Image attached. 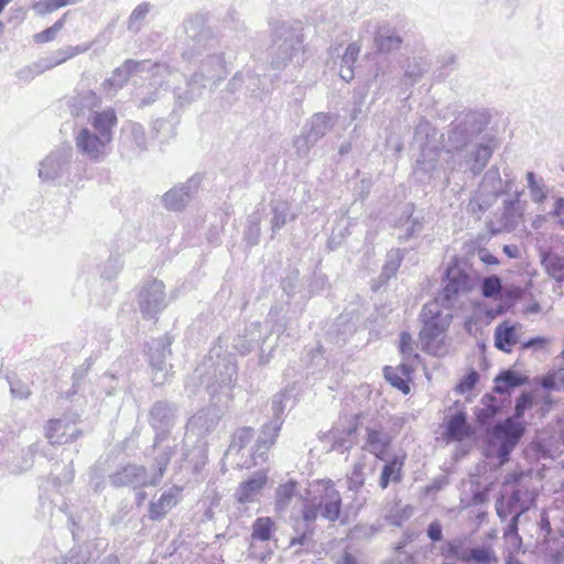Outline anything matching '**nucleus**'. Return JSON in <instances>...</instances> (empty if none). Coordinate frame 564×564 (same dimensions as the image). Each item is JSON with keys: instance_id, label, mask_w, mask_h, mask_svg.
Wrapping results in <instances>:
<instances>
[{"instance_id": "22", "label": "nucleus", "mask_w": 564, "mask_h": 564, "mask_svg": "<svg viewBox=\"0 0 564 564\" xmlns=\"http://www.w3.org/2000/svg\"><path fill=\"white\" fill-rule=\"evenodd\" d=\"M183 488L173 485L161 494L156 500L149 503L148 518L151 521H161L178 503Z\"/></svg>"}, {"instance_id": "38", "label": "nucleus", "mask_w": 564, "mask_h": 564, "mask_svg": "<svg viewBox=\"0 0 564 564\" xmlns=\"http://www.w3.org/2000/svg\"><path fill=\"white\" fill-rule=\"evenodd\" d=\"M516 344V326L507 322L499 324L495 329V346L501 351L510 352Z\"/></svg>"}, {"instance_id": "53", "label": "nucleus", "mask_w": 564, "mask_h": 564, "mask_svg": "<svg viewBox=\"0 0 564 564\" xmlns=\"http://www.w3.org/2000/svg\"><path fill=\"white\" fill-rule=\"evenodd\" d=\"M245 83L243 75L241 73H236L232 78L228 82L227 87L224 91L223 99L226 100L227 106H232L237 101V97L235 96L236 91L241 89Z\"/></svg>"}, {"instance_id": "52", "label": "nucleus", "mask_w": 564, "mask_h": 564, "mask_svg": "<svg viewBox=\"0 0 564 564\" xmlns=\"http://www.w3.org/2000/svg\"><path fill=\"white\" fill-rule=\"evenodd\" d=\"M128 138L140 152L148 150L147 134L142 124L130 122L127 126Z\"/></svg>"}, {"instance_id": "12", "label": "nucleus", "mask_w": 564, "mask_h": 564, "mask_svg": "<svg viewBox=\"0 0 564 564\" xmlns=\"http://www.w3.org/2000/svg\"><path fill=\"white\" fill-rule=\"evenodd\" d=\"M443 289L437 301H440L444 306H449L458 295L467 294L473 289L468 273L456 263L447 265L443 274Z\"/></svg>"}, {"instance_id": "21", "label": "nucleus", "mask_w": 564, "mask_h": 564, "mask_svg": "<svg viewBox=\"0 0 564 564\" xmlns=\"http://www.w3.org/2000/svg\"><path fill=\"white\" fill-rule=\"evenodd\" d=\"M195 73L210 85H216L218 82L225 79L228 75V69L224 53H208L200 61L198 69Z\"/></svg>"}, {"instance_id": "32", "label": "nucleus", "mask_w": 564, "mask_h": 564, "mask_svg": "<svg viewBox=\"0 0 564 564\" xmlns=\"http://www.w3.org/2000/svg\"><path fill=\"white\" fill-rule=\"evenodd\" d=\"M473 435V429L467 421L465 411H457L448 417L445 424V436L451 441H463Z\"/></svg>"}, {"instance_id": "55", "label": "nucleus", "mask_w": 564, "mask_h": 564, "mask_svg": "<svg viewBox=\"0 0 564 564\" xmlns=\"http://www.w3.org/2000/svg\"><path fill=\"white\" fill-rule=\"evenodd\" d=\"M425 72L426 69L420 61L413 59L412 62H409L403 76L404 85H413L423 76Z\"/></svg>"}, {"instance_id": "62", "label": "nucleus", "mask_w": 564, "mask_h": 564, "mask_svg": "<svg viewBox=\"0 0 564 564\" xmlns=\"http://www.w3.org/2000/svg\"><path fill=\"white\" fill-rule=\"evenodd\" d=\"M400 352L404 358H410L413 356L414 358H419V354H414L413 350V339L410 333L402 332L400 334Z\"/></svg>"}, {"instance_id": "59", "label": "nucleus", "mask_w": 564, "mask_h": 564, "mask_svg": "<svg viewBox=\"0 0 564 564\" xmlns=\"http://www.w3.org/2000/svg\"><path fill=\"white\" fill-rule=\"evenodd\" d=\"M533 397L530 392H522L516 401L513 417L521 421L527 410L532 408Z\"/></svg>"}, {"instance_id": "47", "label": "nucleus", "mask_w": 564, "mask_h": 564, "mask_svg": "<svg viewBox=\"0 0 564 564\" xmlns=\"http://www.w3.org/2000/svg\"><path fill=\"white\" fill-rule=\"evenodd\" d=\"M271 229L275 234L288 223L290 205L286 202H275L272 205Z\"/></svg>"}, {"instance_id": "1", "label": "nucleus", "mask_w": 564, "mask_h": 564, "mask_svg": "<svg viewBox=\"0 0 564 564\" xmlns=\"http://www.w3.org/2000/svg\"><path fill=\"white\" fill-rule=\"evenodd\" d=\"M172 459V449L170 447L162 448L160 452L153 453L150 465L151 474L143 465L127 464L109 476L112 487H131L140 489L148 486L156 487L161 484L167 466Z\"/></svg>"}, {"instance_id": "29", "label": "nucleus", "mask_w": 564, "mask_h": 564, "mask_svg": "<svg viewBox=\"0 0 564 564\" xmlns=\"http://www.w3.org/2000/svg\"><path fill=\"white\" fill-rule=\"evenodd\" d=\"M484 408L477 409L475 412L477 424L486 430L487 436L489 435V429L492 427L496 416L502 409V403L499 402L495 395L486 393L481 398Z\"/></svg>"}, {"instance_id": "56", "label": "nucleus", "mask_w": 564, "mask_h": 564, "mask_svg": "<svg viewBox=\"0 0 564 564\" xmlns=\"http://www.w3.org/2000/svg\"><path fill=\"white\" fill-rule=\"evenodd\" d=\"M10 392L13 397L25 400L31 395L30 387L17 377V375L7 377Z\"/></svg>"}, {"instance_id": "10", "label": "nucleus", "mask_w": 564, "mask_h": 564, "mask_svg": "<svg viewBox=\"0 0 564 564\" xmlns=\"http://www.w3.org/2000/svg\"><path fill=\"white\" fill-rule=\"evenodd\" d=\"M138 305L144 318H155L167 306L165 284L158 279L144 281L138 293Z\"/></svg>"}, {"instance_id": "5", "label": "nucleus", "mask_w": 564, "mask_h": 564, "mask_svg": "<svg viewBox=\"0 0 564 564\" xmlns=\"http://www.w3.org/2000/svg\"><path fill=\"white\" fill-rule=\"evenodd\" d=\"M185 39L182 58L191 62L203 53L214 48L218 41L212 29L207 26L202 14L189 15L183 23Z\"/></svg>"}, {"instance_id": "13", "label": "nucleus", "mask_w": 564, "mask_h": 564, "mask_svg": "<svg viewBox=\"0 0 564 564\" xmlns=\"http://www.w3.org/2000/svg\"><path fill=\"white\" fill-rule=\"evenodd\" d=\"M534 497L528 488L520 485L511 487L510 492H501L496 500V512L499 519L505 522L509 516L516 514V511H521L522 508H527V512L531 509L534 503Z\"/></svg>"}, {"instance_id": "37", "label": "nucleus", "mask_w": 564, "mask_h": 564, "mask_svg": "<svg viewBox=\"0 0 564 564\" xmlns=\"http://www.w3.org/2000/svg\"><path fill=\"white\" fill-rule=\"evenodd\" d=\"M541 263L546 273L557 282L564 281V257L552 251H543L540 254Z\"/></svg>"}, {"instance_id": "39", "label": "nucleus", "mask_w": 564, "mask_h": 564, "mask_svg": "<svg viewBox=\"0 0 564 564\" xmlns=\"http://www.w3.org/2000/svg\"><path fill=\"white\" fill-rule=\"evenodd\" d=\"M464 557L463 563L466 564H495L498 562L494 549L489 545L470 547L467 553H464Z\"/></svg>"}, {"instance_id": "49", "label": "nucleus", "mask_w": 564, "mask_h": 564, "mask_svg": "<svg viewBox=\"0 0 564 564\" xmlns=\"http://www.w3.org/2000/svg\"><path fill=\"white\" fill-rule=\"evenodd\" d=\"M502 292V281L497 274L486 276L480 282V293L486 299H497Z\"/></svg>"}, {"instance_id": "19", "label": "nucleus", "mask_w": 564, "mask_h": 564, "mask_svg": "<svg viewBox=\"0 0 564 564\" xmlns=\"http://www.w3.org/2000/svg\"><path fill=\"white\" fill-rule=\"evenodd\" d=\"M283 422L284 420L270 419L262 425L252 452V458L256 463L258 459L264 460L267 458V453L275 444Z\"/></svg>"}, {"instance_id": "14", "label": "nucleus", "mask_w": 564, "mask_h": 564, "mask_svg": "<svg viewBox=\"0 0 564 564\" xmlns=\"http://www.w3.org/2000/svg\"><path fill=\"white\" fill-rule=\"evenodd\" d=\"M203 176L200 174H194L186 182L180 183L167 191L162 196V203L169 210L180 212L193 199L197 194Z\"/></svg>"}, {"instance_id": "2", "label": "nucleus", "mask_w": 564, "mask_h": 564, "mask_svg": "<svg viewBox=\"0 0 564 564\" xmlns=\"http://www.w3.org/2000/svg\"><path fill=\"white\" fill-rule=\"evenodd\" d=\"M180 406L177 403L169 400H156L150 408L148 422L154 431L152 452H160L162 448L170 447L172 457L177 451L176 438H171V432L177 423Z\"/></svg>"}, {"instance_id": "16", "label": "nucleus", "mask_w": 564, "mask_h": 564, "mask_svg": "<svg viewBox=\"0 0 564 564\" xmlns=\"http://www.w3.org/2000/svg\"><path fill=\"white\" fill-rule=\"evenodd\" d=\"M269 336L263 334L262 326L259 322H253L245 326L232 339V349L241 356L251 352L254 348L262 345Z\"/></svg>"}, {"instance_id": "58", "label": "nucleus", "mask_w": 564, "mask_h": 564, "mask_svg": "<svg viewBox=\"0 0 564 564\" xmlns=\"http://www.w3.org/2000/svg\"><path fill=\"white\" fill-rule=\"evenodd\" d=\"M65 23V15L57 20L52 26L44 31L36 33L34 40L36 43H47L55 39L56 34L63 29Z\"/></svg>"}, {"instance_id": "15", "label": "nucleus", "mask_w": 564, "mask_h": 564, "mask_svg": "<svg viewBox=\"0 0 564 564\" xmlns=\"http://www.w3.org/2000/svg\"><path fill=\"white\" fill-rule=\"evenodd\" d=\"M365 442L362 449L372 454L379 460H386L393 435L381 424L368 425L365 429Z\"/></svg>"}, {"instance_id": "30", "label": "nucleus", "mask_w": 564, "mask_h": 564, "mask_svg": "<svg viewBox=\"0 0 564 564\" xmlns=\"http://www.w3.org/2000/svg\"><path fill=\"white\" fill-rule=\"evenodd\" d=\"M88 50V46H66L53 52L51 55L39 59L35 63L36 72L44 73L53 67L63 64L67 59L82 54Z\"/></svg>"}, {"instance_id": "57", "label": "nucleus", "mask_w": 564, "mask_h": 564, "mask_svg": "<svg viewBox=\"0 0 564 564\" xmlns=\"http://www.w3.org/2000/svg\"><path fill=\"white\" fill-rule=\"evenodd\" d=\"M365 480L364 464H355L351 474L347 478L348 489L355 492L359 491L365 485Z\"/></svg>"}, {"instance_id": "24", "label": "nucleus", "mask_w": 564, "mask_h": 564, "mask_svg": "<svg viewBox=\"0 0 564 564\" xmlns=\"http://www.w3.org/2000/svg\"><path fill=\"white\" fill-rule=\"evenodd\" d=\"M524 433V423L513 416H508L489 429L488 438L489 441H506L511 444H518Z\"/></svg>"}, {"instance_id": "42", "label": "nucleus", "mask_w": 564, "mask_h": 564, "mask_svg": "<svg viewBox=\"0 0 564 564\" xmlns=\"http://www.w3.org/2000/svg\"><path fill=\"white\" fill-rule=\"evenodd\" d=\"M499 191L496 186H492V191L489 193L479 192L473 197L468 204V208L473 214H482L489 209L498 199Z\"/></svg>"}, {"instance_id": "11", "label": "nucleus", "mask_w": 564, "mask_h": 564, "mask_svg": "<svg viewBox=\"0 0 564 564\" xmlns=\"http://www.w3.org/2000/svg\"><path fill=\"white\" fill-rule=\"evenodd\" d=\"M449 315H444L436 303L425 304L421 311L420 319L423 324L420 330V339L423 346H429L441 337L449 326Z\"/></svg>"}, {"instance_id": "54", "label": "nucleus", "mask_w": 564, "mask_h": 564, "mask_svg": "<svg viewBox=\"0 0 564 564\" xmlns=\"http://www.w3.org/2000/svg\"><path fill=\"white\" fill-rule=\"evenodd\" d=\"M479 381V373L476 369L470 368L455 387V391L459 394L471 391Z\"/></svg>"}, {"instance_id": "31", "label": "nucleus", "mask_w": 564, "mask_h": 564, "mask_svg": "<svg viewBox=\"0 0 564 564\" xmlns=\"http://www.w3.org/2000/svg\"><path fill=\"white\" fill-rule=\"evenodd\" d=\"M268 477L263 473H257L242 481L236 490L235 497L239 503H248L257 500L261 489L267 484Z\"/></svg>"}, {"instance_id": "20", "label": "nucleus", "mask_w": 564, "mask_h": 564, "mask_svg": "<svg viewBox=\"0 0 564 564\" xmlns=\"http://www.w3.org/2000/svg\"><path fill=\"white\" fill-rule=\"evenodd\" d=\"M75 143L78 151L87 155L91 161H101L105 156V149L108 141L101 140L100 135L96 134L88 128L79 130L75 137Z\"/></svg>"}, {"instance_id": "44", "label": "nucleus", "mask_w": 564, "mask_h": 564, "mask_svg": "<svg viewBox=\"0 0 564 564\" xmlns=\"http://www.w3.org/2000/svg\"><path fill=\"white\" fill-rule=\"evenodd\" d=\"M126 63L132 75L148 72L155 77L169 73V67L161 63H151L150 61H135L131 58L126 59Z\"/></svg>"}, {"instance_id": "8", "label": "nucleus", "mask_w": 564, "mask_h": 564, "mask_svg": "<svg viewBox=\"0 0 564 564\" xmlns=\"http://www.w3.org/2000/svg\"><path fill=\"white\" fill-rule=\"evenodd\" d=\"M173 337L165 334L158 338H152L147 344V355L152 369V381L154 386H162L167 380L172 370V365L167 358L172 356L171 345Z\"/></svg>"}, {"instance_id": "50", "label": "nucleus", "mask_w": 564, "mask_h": 564, "mask_svg": "<svg viewBox=\"0 0 564 564\" xmlns=\"http://www.w3.org/2000/svg\"><path fill=\"white\" fill-rule=\"evenodd\" d=\"M384 379L394 388L400 390L402 393L408 394L410 392L409 378H405L400 373V369L386 366L383 368Z\"/></svg>"}, {"instance_id": "34", "label": "nucleus", "mask_w": 564, "mask_h": 564, "mask_svg": "<svg viewBox=\"0 0 564 564\" xmlns=\"http://www.w3.org/2000/svg\"><path fill=\"white\" fill-rule=\"evenodd\" d=\"M69 427V424L64 420L56 419L51 420L47 423L45 430V436L51 444H66L75 441L82 432L77 429H74L70 433H66V430Z\"/></svg>"}, {"instance_id": "9", "label": "nucleus", "mask_w": 564, "mask_h": 564, "mask_svg": "<svg viewBox=\"0 0 564 564\" xmlns=\"http://www.w3.org/2000/svg\"><path fill=\"white\" fill-rule=\"evenodd\" d=\"M494 149L487 143H474L465 151H457L451 155L447 164L452 171H469L474 176L479 175L490 158Z\"/></svg>"}, {"instance_id": "63", "label": "nucleus", "mask_w": 564, "mask_h": 564, "mask_svg": "<svg viewBox=\"0 0 564 564\" xmlns=\"http://www.w3.org/2000/svg\"><path fill=\"white\" fill-rule=\"evenodd\" d=\"M518 204V196H516V198L506 199L503 202V212L501 218L506 224H512L514 221L517 216Z\"/></svg>"}, {"instance_id": "46", "label": "nucleus", "mask_w": 564, "mask_h": 564, "mask_svg": "<svg viewBox=\"0 0 564 564\" xmlns=\"http://www.w3.org/2000/svg\"><path fill=\"white\" fill-rule=\"evenodd\" d=\"M254 430L250 426H243L235 431L231 436V442L228 447V452L238 454L242 451L253 438Z\"/></svg>"}, {"instance_id": "33", "label": "nucleus", "mask_w": 564, "mask_h": 564, "mask_svg": "<svg viewBox=\"0 0 564 564\" xmlns=\"http://www.w3.org/2000/svg\"><path fill=\"white\" fill-rule=\"evenodd\" d=\"M100 104L101 99L95 91L84 90L69 99L68 108L73 117H82L86 111L93 113Z\"/></svg>"}, {"instance_id": "40", "label": "nucleus", "mask_w": 564, "mask_h": 564, "mask_svg": "<svg viewBox=\"0 0 564 564\" xmlns=\"http://www.w3.org/2000/svg\"><path fill=\"white\" fill-rule=\"evenodd\" d=\"M408 252L406 249H394L391 250L387 254V260L382 267L381 273L379 275V279L382 283H386L388 280H390L398 271V269L401 265V262Z\"/></svg>"}, {"instance_id": "60", "label": "nucleus", "mask_w": 564, "mask_h": 564, "mask_svg": "<svg viewBox=\"0 0 564 564\" xmlns=\"http://www.w3.org/2000/svg\"><path fill=\"white\" fill-rule=\"evenodd\" d=\"M424 228V221L422 218H413L411 219L410 226L405 229V231L398 237L400 243H404L410 239L420 235V232Z\"/></svg>"}, {"instance_id": "26", "label": "nucleus", "mask_w": 564, "mask_h": 564, "mask_svg": "<svg viewBox=\"0 0 564 564\" xmlns=\"http://www.w3.org/2000/svg\"><path fill=\"white\" fill-rule=\"evenodd\" d=\"M406 454L398 453L384 462L381 474L379 477V487L387 489L390 482L399 484L403 479V467L405 464Z\"/></svg>"}, {"instance_id": "6", "label": "nucleus", "mask_w": 564, "mask_h": 564, "mask_svg": "<svg viewBox=\"0 0 564 564\" xmlns=\"http://www.w3.org/2000/svg\"><path fill=\"white\" fill-rule=\"evenodd\" d=\"M194 373L195 377L203 379L202 382L206 384L212 400L218 394H224L227 399L231 398L230 390L237 380L238 368L230 356H226L217 362L213 376L204 375L202 367L196 368Z\"/></svg>"}, {"instance_id": "48", "label": "nucleus", "mask_w": 564, "mask_h": 564, "mask_svg": "<svg viewBox=\"0 0 564 564\" xmlns=\"http://www.w3.org/2000/svg\"><path fill=\"white\" fill-rule=\"evenodd\" d=\"M260 215L258 213H252L247 218V229L245 230V241L248 246L254 247L260 241Z\"/></svg>"}, {"instance_id": "51", "label": "nucleus", "mask_w": 564, "mask_h": 564, "mask_svg": "<svg viewBox=\"0 0 564 564\" xmlns=\"http://www.w3.org/2000/svg\"><path fill=\"white\" fill-rule=\"evenodd\" d=\"M274 522L269 517L257 518L252 524V539L269 541L272 535Z\"/></svg>"}, {"instance_id": "36", "label": "nucleus", "mask_w": 564, "mask_h": 564, "mask_svg": "<svg viewBox=\"0 0 564 564\" xmlns=\"http://www.w3.org/2000/svg\"><path fill=\"white\" fill-rule=\"evenodd\" d=\"M403 40L389 24L379 25L375 34V45L379 52L389 53L400 47Z\"/></svg>"}, {"instance_id": "64", "label": "nucleus", "mask_w": 564, "mask_h": 564, "mask_svg": "<svg viewBox=\"0 0 564 564\" xmlns=\"http://www.w3.org/2000/svg\"><path fill=\"white\" fill-rule=\"evenodd\" d=\"M150 3L143 2L134 8L129 17V30H132L134 24L142 21L147 14L150 12Z\"/></svg>"}, {"instance_id": "4", "label": "nucleus", "mask_w": 564, "mask_h": 564, "mask_svg": "<svg viewBox=\"0 0 564 564\" xmlns=\"http://www.w3.org/2000/svg\"><path fill=\"white\" fill-rule=\"evenodd\" d=\"M488 122L486 113L480 111L468 110L459 113L447 131L446 152L453 154L471 147Z\"/></svg>"}, {"instance_id": "28", "label": "nucleus", "mask_w": 564, "mask_h": 564, "mask_svg": "<svg viewBox=\"0 0 564 564\" xmlns=\"http://www.w3.org/2000/svg\"><path fill=\"white\" fill-rule=\"evenodd\" d=\"M89 123L95 130V133L100 135L101 140H112V129L117 126L118 119L116 111L112 108H107L102 111H94L88 118Z\"/></svg>"}, {"instance_id": "41", "label": "nucleus", "mask_w": 564, "mask_h": 564, "mask_svg": "<svg viewBox=\"0 0 564 564\" xmlns=\"http://www.w3.org/2000/svg\"><path fill=\"white\" fill-rule=\"evenodd\" d=\"M94 544L91 542H84L74 545L67 553L65 560L70 564H93L94 562Z\"/></svg>"}, {"instance_id": "23", "label": "nucleus", "mask_w": 564, "mask_h": 564, "mask_svg": "<svg viewBox=\"0 0 564 564\" xmlns=\"http://www.w3.org/2000/svg\"><path fill=\"white\" fill-rule=\"evenodd\" d=\"M441 155V148L436 143H424L420 158L416 160L414 174L420 182L430 180L436 170Z\"/></svg>"}, {"instance_id": "3", "label": "nucleus", "mask_w": 564, "mask_h": 564, "mask_svg": "<svg viewBox=\"0 0 564 564\" xmlns=\"http://www.w3.org/2000/svg\"><path fill=\"white\" fill-rule=\"evenodd\" d=\"M304 37L299 30L286 25H278L273 31V43L270 51V66L281 70L290 64H300L304 55Z\"/></svg>"}, {"instance_id": "61", "label": "nucleus", "mask_w": 564, "mask_h": 564, "mask_svg": "<svg viewBox=\"0 0 564 564\" xmlns=\"http://www.w3.org/2000/svg\"><path fill=\"white\" fill-rule=\"evenodd\" d=\"M527 181L532 195V199L536 203L542 202L545 198V193L543 187L536 182L534 172L527 173Z\"/></svg>"}, {"instance_id": "18", "label": "nucleus", "mask_w": 564, "mask_h": 564, "mask_svg": "<svg viewBox=\"0 0 564 564\" xmlns=\"http://www.w3.org/2000/svg\"><path fill=\"white\" fill-rule=\"evenodd\" d=\"M221 416V410L215 405L202 409L188 420L186 429L192 434L203 437L218 426Z\"/></svg>"}, {"instance_id": "7", "label": "nucleus", "mask_w": 564, "mask_h": 564, "mask_svg": "<svg viewBox=\"0 0 564 564\" xmlns=\"http://www.w3.org/2000/svg\"><path fill=\"white\" fill-rule=\"evenodd\" d=\"M336 120L335 115L327 112L313 115L302 128L301 134L293 140L296 154L307 158L312 148L335 126Z\"/></svg>"}, {"instance_id": "17", "label": "nucleus", "mask_w": 564, "mask_h": 564, "mask_svg": "<svg viewBox=\"0 0 564 564\" xmlns=\"http://www.w3.org/2000/svg\"><path fill=\"white\" fill-rule=\"evenodd\" d=\"M70 152L59 149L50 153L41 163L39 176L45 181H55L63 177L69 167Z\"/></svg>"}, {"instance_id": "27", "label": "nucleus", "mask_w": 564, "mask_h": 564, "mask_svg": "<svg viewBox=\"0 0 564 564\" xmlns=\"http://www.w3.org/2000/svg\"><path fill=\"white\" fill-rule=\"evenodd\" d=\"M318 506L321 509V516L324 519L330 522H335L339 519L341 513V496L339 491L334 487L332 480H328Z\"/></svg>"}, {"instance_id": "45", "label": "nucleus", "mask_w": 564, "mask_h": 564, "mask_svg": "<svg viewBox=\"0 0 564 564\" xmlns=\"http://www.w3.org/2000/svg\"><path fill=\"white\" fill-rule=\"evenodd\" d=\"M297 481L289 480L285 484L280 485L275 491V509L283 511L290 505L292 498L295 495Z\"/></svg>"}, {"instance_id": "25", "label": "nucleus", "mask_w": 564, "mask_h": 564, "mask_svg": "<svg viewBox=\"0 0 564 564\" xmlns=\"http://www.w3.org/2000/svg\"><path fill=\"white\" fill-rule=\"evenodd\" d=\"M210 85L205 82L203 77L194 73L189 79L186 80L185 87H175L173 90L175 102L178 107H185L199 99L206 87Z\"/></svg>"}, {"instance_id": "43", "label": "nucleus", "mask_w": 564, "mask_h": 564, "mask_svg": "<svg viewBox=\"0 0 564 564\" xmlns=\"http://www.w3.org/2000/svg\"><path fill=\"white\" fill-rule=\"evenodd\" d=\"M132 76L126 61L117 68L113 69L111 76L104 80L102 87L105 90L117 93L121 89Z\"/></svg>"}, {"instance_id": "35", "label": "nucleus", "mask_w": 564, "mask_h": 564, "mask_svg": "<svg viewBox=\"0 0 564 564\" xmlns=\"http://www.w3.org/2000/svg\"><path fill=\"white\" fill-rule=\"evenodd\" d=\"M527 380V377L512 369L501 370L494 380V392L500 395H509L516 388L525 384Z\"/></svg>"}]
</instances>
